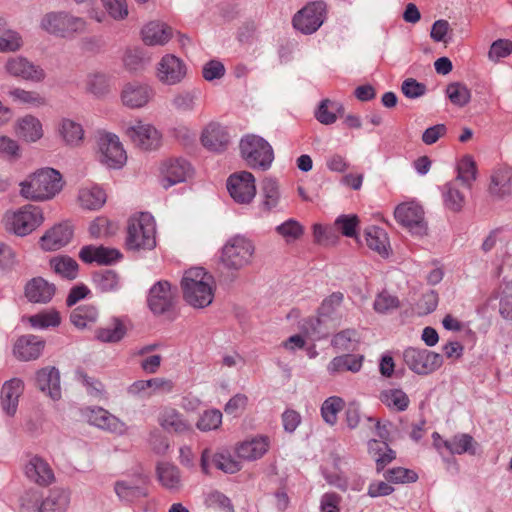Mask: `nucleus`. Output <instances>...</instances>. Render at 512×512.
I'll use <instances>...</instances> for the list:
<instances>
[{
  "mask_svg": "<svg viewBox=\"0 0 512 512\" xmlns=\"http://www.w3.org/2000/svg\"><path fill=\"white\" fill-rule=\"evenodd\" d=\"M380 400L388 408L396 411H404L409 405V398L407 394L401 389H388L380 394Z\"/></svg>",
  "mask_w": 512,
  "mask_h": 512,
  "instance_id": "obj_50",
  "label": "nucleus"
},
{
  "mask_svg": "<svg viewBox=\"0 0 512 512\" xmlns=\"http://www.w3.org/2000/svg\"><path fill=\"white\" fill-rule=\"evenodd\" d=\"M44 347L45 341L39 336L22 335L14 343L13 355L20 361H33L41 356Z\"/></svg>",
  "mask_w": 512,
  "mask_h": 512,
  "instance_id": "obj_21",
  "label": "nucleus"
},
{
  "mask_svg": "<svg viewBox=\"0 0 512 512\" xmlns=\"http://www.w3.org/2000/svg\"><path fill=\"white\" fill-rule=\"evenodd\" d=\"M406 365L420 375L429 374L437 370L443 362L442 356L427 349L414 347L407 348L403 353Z\"/></svg>",
  "mask_w": 512,
  "mask_h": 512,
  "instance_id": "obj_13",
  "label": "nucleus"
},
{
  "mask_svg": "<svg viewBox=\"0 0 512 512\" xmlns=\"http://www.w3.org/2000/svg\"><path fill=\"white\" fill-rule=\"evenodd\" d=\"M240 154L246 164L256 170H268L274 160L272 146L263 137L248 134L239 143Z\"/></svg>",
  "mask_w": 512,
  "mask_h": 512,
  "instance_id": "obj_5",
  "label": "nucleus"
},
{
  "mask_svg": "<svg viewBox=\"0 0 512 512\" xmlns=\"http://www.w3.org/2000/svg\"><path fill=\"white\" fill-rule=\"evenodd\" d=\"M367 246L382 256H388L389 241L386 232L379 227H369L365 231Z\"/></svg>",
  "mask_w": 512,
  "mask_h": 512,
  "instance_id": "obj_47",
  "label": "nucleus"
},
{
  "mask_svg": "<svg viewBox=\"0 0 512 512\" xmlns=\"http://www.w3.org/2000/svg\"><path fill=\"white\" fill-rule=\"evenodd\" d=\"M36 384L38 388L46 392L53 400L61 397L60 373L55 367H45L37 371Z\"/></svg>",
  "mask_w": 512,
  "mask_h": 512,
  "instance_id": "obj_32",
  "label": "nucleus"
},
{
  "mask_svg": "<svg viewBox=\"0 0 512 512\" xmlns=\"http://www.w3.org/2000/svg\"><path fill=\"white\" fill-rule=\"evenodd\" d=\"M55 285L38 277L30 280L25 286V296L33 303H48L55 294Z\"/></svg>",
  "mask_w": 512,
  "mask_h": 512,
  "instance_id": "obj_33",
  "label": "nucleus"
},
{
  "mask_svg": "<svg viewBox=\"0 0 512 512\" xmlns=\"http://www.w3.org/2000/svg\"><path fill=\"white\" fill-rule=\"evenodd\" d=\"M160 174L162 186L167 189L187 181L193 174V168L185 159H168L161 164Z\"/></svg>",
  "mask_w": 512,
  "mask_h": 512,
  "instance_id": "obj_17",
  "label": "nucleus"
},
{
  "mask_svg": "<svg viewBox=\"0 0 512 512\" xmlns=\"http://www.w3.org/2000/svg\"><path fill=\"white\" fill-rule=\"evenodd\" d=\"M456 170L457 176L453 181L461 184L464 190L470 191L477 179V166L473 157L470 155L462 157L457 163Z\"/></svg>",
  "mask_w": 512,
  "mask_h": 512,
  "instance_id": "obj_35",
  "label": "nucleus"
},
{
  "mask_svg": "<svg viewBox=\"0 0 512 512\" xmlns=\"http://www.w3.org/2000/svg\"><path fill=\"white\" fill-rule=\"evenodd\" d=\"M270 438L266 435H257L244 440L236 447L239 458L247 461H255L262 458L270 448Z\"/></svg>",
  "mask_w": 512,
  "mask_h": 512,
  "instance_id": "obj_25",
  "label": "nucleus"
},
{
  "mask_svg": "<svg viewBox=\"0 0 512 512\" xmlns=\"http://www.w3.org/2000/svg\"><path fill=\"white\" fill-rule=\"evenodd\" d=\"M117 225L105 217H97L89 226V233L94 238H101L113 235Z\"/></svg>",
  "mask_w": 512,
  "mask_h": 512,
  "instance_id": "obj_62",
  "label": "nucleus"
},
{
  "mask_svg": "<svg viewBox=\"0 0 512 512\" xmlns=\"http://www.w3.org/2000/svg\"><path fill=\"white\" fill-rule=\"evenodd\" d=\"M148 475L135 473L114 483V492L121 502L131 504L148 496Z\"/></svg>",
  "mask_w": 512,
  "mask_h": 512,
  "instance_id": "obj_11",
  "label": "nucleus"
},
{
  "mask_svg": "<svg viewBox=\"0 0 512 512\" xmlns=\"http://www.w3.org/2000/svg\"><path fill=\"white\" fill-rule=\"evenodd\" d=\"M78 381L86 388L87 393L97 399H106L104 385L93 377H89L84 372H77Z\"/></svg>",
  "mask_w": 512,
  "mask_h": 512,
  "instance_id": "obj_61",
  "label": "nucleus"
},
{
  "mask_svg": "<svg viewBox=\"0 0 512 512\" xmlns=\"http://www.w3.org/2000/svg\"><path fill=\"white\" fill-rule=\"evenodd\" d=\"M199 95L197 89L177 90L170 98V107L178 113H192L197 107Z\"/></svg>",
  "mask_w": 512,
  "mask_h": 512,
  "instance_id": "obj_34",
  "label": "nucleus"
},
{
  "mask_svg": "<svg viewBox=\"0 0 512 512\" xmlns=\"http://www.w3.org/2000/svg\"><path fill=\"white\" fill-rule=\"evenodd\" d=\"M444 205L453 212H459L465 204V193L461 184L457 181H450L442 187Z\"/></svg>",
  "mask_w": 512,
  "mask_h": 512,
  "instance_id": "obj_36",
  "label": "nucleus"
},
{
  "mask_svg": "<svg viewBox=\"0 0 512 512\" xmlns=\"http://www.w3.org/2000/svg\"><path fill=\"white\" fill-rule=\"evenodd\" d=\"M96 288L101 292H113L120 287V278L113 270H102L93 276Z\"/></svg>",
  "mask_w": 512,
  "mask_h": 512,
  "instance_id": "obj_53",
  "label": "nucleus"
},
{
  "mask_svg": "<svg viewBox=\"0 0 512 512\" xmlns=\"http://www.w3.org/2000/svg\"><path fill=\"white\" fill-rule=\"evenodd\" d=\"M70 502L69 493L63 488H54L39 506V512H65Z\"/></svg>",
  "mask_w": 512,
  "mask_h": 512,
  "instance_id": "obj_38",
  "label": "nucleus"
},
{
  "mask_svg": "<svg viewBox=\"0 0 512 512\" xmlns=\"http://www.w3.org/2000/svg\"><path fill=\"white\" fill-rule=\"evenodd\" d=\"M59 134L67 145L77 147L83 142L85 132L79 122L63 118L59 124Z\"/></svg>",
  "mask_w": 512,
  "mask_h": 512,
  "instance_id": "obj_40",
  "label": "nucleus"
},
{
  "mask_svg": "<svg viewBox=\"0 0 512 512\" xmlns=\"http://www.w3.org/2000/svg\"><path fill=\"white\" fill-rule=\"evenodd\" d=\"M98 159L108 168L120 169L127 161L126 151L119 137L110 132H101L97 139Z\"/></svg>",
  "mask_w": 512,
  "mask_h": 512,
  "instance_id": "obj_8",
  "label": "nucleus"
},
{
  "mask_svg": "<svg viewBox=\"0 0 512 512\" xmlns=\"http://www.w3.org/2000/svg\"><path fill=\"white\" fill-rule=\"evenodd\" d=\"M493 199L502 200L512 196V167L499 166L491 171L487 189Z\"/></svg>",
  "mask_w": 512,
  "mask_h": 512,
  "instance_id": "obj_18",
  "label": "nucleus"
},
{
  "mask_svg": "<svg viewBox=\"0 0 512 512\" xmlns=\"http://www.w3.org/2000/svg\"><path fill=\"white\" fill-rule=\"evenodd\" d=\"M72 236L73 230L69 224L55 225L41 237V247L47 251L58 250L67 245Z\"/></svg>",
  "mask_w": 512,
  "mask_h": 512,
  "instance_id": "obj_30",
  "label": "nucleus"
},
{
  "mask_svg": "<svg viewBox=\"0 0 512 512\" xmlns=\"http://www.w3.org/2000/svg\"><path fill=\"white\" fill-rule=\"evenodd\" d=\"M275 230L282 238H284L286 243L295 242L304 234V226L293 218H290L276 226Z\"/></svg>",
  "mask_w": 512,
  "mask_h": 512,
  "instance_id": "obj_55",
  "label": "nucleus"
},
{
  "mask_svg": "<svg viewBox=\"0 0 512 512\" xmlns=\"http://www.w3.org/2000/svg\"><path fill=\"white\" fill-rule=\"evenodd\" d=\"M15 103L26 105L30 108H39L46 105V99L37 91H29L20 87H11L6 92Z\"/></svg>",
  "mask_w": 512,
  "mask_h": 512,
  "instance_id": "obj_41",
  "label": "nucleus"
},
{
  "mask_svg": "<svg viewBox=\"0 0 512 512\" xmlns=\"http://www.w3.org/2000/svg\"><path fill=\"white\" fill-rule=\"evenodd\" d=\"M478 443L467 433H458L449 439L448 452L451 455H475Z\"/></svg>",
  "mask_w": 512,
  "mask_h": 512,
  "instance_id": "obj_45",
  "label": "nucleus"
},
{
  "mask_svg": "<svg viewBox=\"0 0 512 512\" xmlns=\"http://www.w3.org/2000/svg\"><path fill=\"white\" fill-rule=\"evenodd\" d=\"M446 96L453 105L458 107L465 106L471 99L470 90L460 82H453L447 85Z\"/></svg>",
  "mask_w": 512,
  "mask_h": 512,
  "instance_id": "obj_57",
  "label": "nucleus"
},
{
  "mask_svg": "<svg viewBox=\"0 0 512 512\" xmlns=\"http://www.w3.org/2000/svg\"><path fill=\"white\" fill-rule=\"evenodd\" d=\"M25 476L32 482L47 486L54 480V473L50 465L41 457L32 456L24 467Z\"/></svg>",
  "mask_w": 512,
  "mask_h": 512,
  "instance_id": "obj_27",
  "label": "nucleus"
},
{
  "mask_svg": "<svg viewBox=\"0 0 512 512\" xmlns=\"http://www.w3.org/2000/svg\"><path fill=\"white\" fill-rule=\"evenodd\" d=\"M181 288L184 300L194 308H205L213 301L214 280L202 267L185 271Z\"/></svg>",
  "mask_w": 512,
  "mask_h": 512,
  "instance_id": "obj_1",
  "label": "nucleus"
},
{
  "mask_svg": "<svg viewBox=\"0 0 512 512\" xmlns=\"http://www.w3.org/2000/svg\"><path fill=\"white\" fill-rule=\"evenodd\" d=\"M124 134L138 148L151 151L161 145V133L157 128L140 119L129 122L124 126Z\"/></svg>",
  "mask_w": 512,
  "mask_h": 512,
  "instance_id": "obj_9",
  "label": "nucleus"
},
{
  "mask_svg": "<svg viewBox=\"0 0 512 512\" xmlns=\"http://www.w3.org/2000/svg\"><path fill=\"white\" fill-rule=\"evenodd\" d=\"M172 35V28L160 21H150L141 29L142 40L148 46H164Z\"/></svg>",
  "mask_w": 512,
  "mask_h": 512,
  "instance_id": "obj_28",
  "label": "nucleus"
},
{
  "mask_svg": "<svg viewBox=\"0 0 512 512\" xmlns=\"http://www.w3.org/2000/svg\"><path fill=\"white\" fill-rule=\"evenodd\" d=\"M23 46V39L20 33L3 26L0 32V53L17 52Z\"/></svg>",
  "mask_w": 512,
  "mask_h": 512,
  "instance_id": "obj_54",
  "label": "nucleus"
},
{
  "mask_svg": "<svg viewBox=\"0 0 512 512\" xmlns=\"http://www.w3.org/2000/svg\"><path fill=\"white\" fill-rule=\"evenodd\" d=\"M50 266L56 274L66 279H75L78 274L77 262L68 256H58L50 260Z\"/></svg>",
  "mask_w": 512,
  "mask_h": 512,
  "instance_id": "obj_49",
  "label": "nucleus"
},
{
  "mask_svg": "<svg viewBox=\"0 0 512 512\" xmlns=\"http://www.w3.org/2000/svg\"><path fill=\"white\" fill-rule=\"evenodd\" d=\"M210 460L215 467L224 473L234 474L241 470V462L234 459L229 453L218 452L212 455L209 449H204L201 454V469L209 474Z\"/></svg>",
  "mask_w": 512,
  "mask_h": 512,
  "instance_id": "obj_24",
  "label": "nucleus"
},
{
  "mask_svg": "<svg viewBox=\"0 0 512 512\" xmlns=\"http://www.w3.org/2000/svg\"><path fill=\"white\" fill-rule=\"evenodd\" d=\"M126 335V327L119 319H114L110 324L101 327L96 332V338L105 343H116Z\"/></svg>",
  "mask_w": 512,
  "mask_h": 512,
  "instance_id": "obj_48",
  "label": "nucleus"
},
{
  "mask_svg": "<svg viewBox=\"0 0 512 512\" xmlns=\"http://www.w3.org/2000/svg\"><path fill=\"white\" fill-rule=\"evenodd\" d=\"M61 322L60 315L55 310H50L35 314L29 318V323L33 328L46 329L49 327H57Z\"/></svg>",
  "mask_w": 512,
  "mask_h": 512,
  "instance_id": "obj_59",
  "label": "nucleus"
},
{
  "mask_svg": "<svg viewBox=\"0 0 512 512\" xmlns=\"http://www.w3.org/2000/svg\"><path fill=\"white\" fill-rule=\"evenodd\" d=\"M80 259L85 263L97 262L101 265H109L121 258V253L115 248L88 245L79 252Z\"/></svg>",
  "mask_w": 512,
  "mask_h": 512,
  "instance_id": "obj_31",
  "label": "nucleus"
},
{
  "mask_svg": "<svg viewBox=\"0 0 512 512\" xmlns=\"http://www.w3.org/2000/svg\"><path fill=\"white\" fill-rule=\"evenodd\" d=\"M368 452L375 460L378 472L382 471L396 457L395 452L388 446L386 441L376 439H371L368 442Z\"/></svg>",
  "mask_w": 512,
  "mask_h": 512,
  "instance_id": "obj_39",
  "label": "nucleus"
},
{
  "mask_svg": "<svg viewBox=\"0 0 512 512\" xmlns=\"http://www.w3.org/2000/svg\"><path fill=\"white\" fill-rule=\"evenodd\" d=\"M173 298L170 284L167 281H159L149 291V308L154 314H162L172 306Z\"/></svg>",
  "mask_w": 512,
  "mask_h": 512,
  "instance_id": "obj_26",
  "label": "nucleus"
},
{
  "mask_svg": "<svg viewBox=\"0 0 512 512\" xmlns=\"http://www.w3.org/2000/svg\"><path fill=\"white\" fill-rule=\"evenodd\" d=\"M158 423L169 433L184 434L192 431V424L171 406H164L160 409Z\"/></svg>",
  "mask_w": 512,
  "mask_h": 512,
  "instance_id": "obj_23",
  "label": "nucleus"
},
{
  "mask_svg": "<svg viewBox=\"0 0 512 512\" xmlns=\"http://www.w3.org/2000/svg\"><path fill=\"white\" fill-rule=\"evenodd\" d=\"M323 2H312L302 8L293 18V26L303 34H312L323 24L325 15Z\"/></svg>",
  "mask_w": 512,
  "mask_h": 512,
  "instance_id": "obj_16",
  "label": "nucleus"
},
{
  "mask_svg": "<svg viewBox=\"0 0 512 512\" xmlns=\"http://www.w3.org/2000/svg\"><path fill=\"white\" fill-rule=\"evenodd\" d=\"M342 110L343 106L339 102L325 99L319 104V107L315 112V117L321 124L330 125L336 122V114Z\"/></svg>",
  "mask_w": 512,
  "mask_h": 512,
  "instance_id": "obj_52",
  "label": "nucleus"
},
{
  "mask_svg": "<svg viewBox=\"0 0 512 512\" xmlns=\"http://www.w3.org/2000/svg\"><path fill=\"white\" fill-rule=\"evenodd\" d=\"M63 187L61 174L53 168H42L20 183V195L30 201L52 199Z\"/></svg>",
  "mask_w": 512,
  "mask_h": 512,
  "instance_id": "obj_2",
  "label": "nucleus"
},
{
  "mask_svg": "<svg viewBox=\"0 0 512 512\" xmlns=\"http://www.w3.org/2000/svg\"><path fill=\"white\" fill-rule=\"evenodd\" d=\"M87 89L96 96L104 95L109 89V79L107 75L100 72L90 73L87 76Z\"/></svg>",
  "mask_w": 512,
  "mask_h": 512,
  "instance_id": "obj_63",
  "label": "nucleus"
},
{
  "mask_svg": "<svg viewBox=\"0 0 512 512\" xmlns=\"http://www.w3.org/2000/svg\"><path fill=\"white\" fill-rule=\"evenodd\" d=\"M345 402L341 397L331 396L327 398L321 406V416L323 420L334 425L337 422L338 413L344 408Z\"/></svg>",
  "mask_w": 512,
  "mask_h": 512,
  "instance_id": "obj_56",
  "label": "nucleus"
},
{
  "mask_svg": "<svg viewBox=\"0 0 512 512\" xmlns=\"http://www.w3.org/2000/svg\"><path fill=\"white\" fill-rule=\"evenodd\" d=\"M261 192L263 200L259 206L261 212L267 213L275 209L280 202L279 185L273 178H265L262 182Z\"/></svg>",
  "mask_w": 512,
  "mask_h": 512,
  "instance_id": "obj_42",
  "label": "nucleus"
},
{
  "mask_svg": "<svg viewBox=\"0 0 512 512\" xmlns=\"http://www.w3.org/2000/svg\"><path fill=\"white\" fill-rule=\"evenodd\" d=\"M222 424V413L218 409H209L204 411L197 423L196 427L203 432L218 429Z\"/></svg>",
  "mask_w": 512,
  "mask_h": 512,
  "instance_id": "obj_58",
  "label": "nucleus"
},
{
  "mask_svg": "<svg viewBox=\"0 0 512 512\" xmlns=\"http://www.w3.org/2000/svg\"><path fill=\"white\" fill-rule=\"evenodd\" d=\"M126 246L129 250H151L156 246V224L154 217L141 212L129 219Z\"/></svg>",
  "mask_w": 512,
  "mask_h": 512,
  "instance_id": "obj_3",
  "label": "nucleus"
},
{
  "mask_svg": "<svg viewBox=\"0 0 512 512\" xmlns=\"http://www.w3.org/2000/svg\"><path fill=\"white\" fill-rule=\"evenodd\" d=\"M400 301L397 296L390 294L387 291H382L377 294L373 308L377 313L387 314L397 309Z\"/></svg>",
  "mask_w": 512,
  "mask_h": 512,
  "instance_id": "obj_60",
  "label": "nucleus"
},
{
  "mask_svg": "<svg viewBox=\"0 0 512 512\" xmlns=\"http://www.w3.org/2000/svg\"><path fill=\"white\" fill-rule=\"evenodd\" d=\"M78 201L82 208L97 210L106 202V193L98 186L84 187L80 189Z\"/></svg>",
  "mask_w": 512,
  "mask_h": 512,
  "instance_id": "obj_44",
  "label": "nucleus"
},
{
  "mask_svg": "<svg viewBox=\"0 0 512 512\" xmlns=\"http://www.w3.org/2000/svg\"><path fill=\"white\" fill-rule=\"evenodd\" d=\"M186 75V64L173 54L164 55L156 66V78L166 86L180 84L186 78Z\"/></svg>",
  "mask_w": 512,
  "mask_h": 512,
  "instance_id": "obj_14",
  "label": "nucleus"
},
{
  "mask_svg": "<svg viewBox=\"0 0 512 512\" xmlns=\"http://www.w3.org/2000/svg\"><path fill=\"white\" fill-rule=\"evenodd\" d=\"M359 343V334L355 329H345L335 334L331 345L338 351H354Z\"/></svg>",
  "mask_w": 512,
  "mask_h": 512,
  "instance_id": "obj_51",
  "label": "nucleus"
},
{
  "mask_svg": "<svg viewBox=\"0 0 512 512\" xmlns=\"http://www.w3.org/2000/svg\"><path fill=\"white\" fill-rule=\"evenodd\" d=\"M362 356H356L351 354L341 355L334 357L327 365V371L331 374L342 373L350 371L356 373L360 371L362 367Z\"/></svg>",
  "mask_w": 512,
  "mask_h": 512,
  "instance_id": "obj_43",
  "label": "nucleus"
},
{
  "mask_svg": "<svg viewBox=\"0 0 512 512\" xmlns=\"http://www.w3.org/2000/svg\"><path fill=\"white\" fill-rule=\"evenodd\" d=\"M40 26L54 36L68 38L86 29V21L68 12H50L43 16Z\"/></svg>",
  "mask_w": 512,
  "mask_h": 512,
  "instance_id": "obj_7",
  "label": "nucleus"
},
{
  "mask_svg": "<svg viewBox=\"0 0 512 512\" xmlns=\"http://www.w3.org/2000/svg\"><path fill=\"white\" fill-rule=\"evenodd\" d=\"M43 222V210L33 204H26L17 209H9L3 215L5 229L21 237L32 233Z\"/></svg>",
  "mask_w": 512,
  "mask_h": 512,
  "instance_id": "obj_4",
  "label": "nucleus"
},
{
  "mask_svg": "<svg viewBox=\"0 0 512 512\" xmlns=\"http://www.w3.org/2000/svg\"><path fill=\"white\" fill-rule=\"evenodd\" d=\"M227 189L235 202L249 204L256 195L255 177L248 171L234 173L227 179Z\"/></svg>",
  "mask_w": 512,
  "mask_h": 512,
  "instance_id": "obj_15",
  "label": "nucleus"
},
{
  "mask_svg": "<svg viewBox=\"0 0 512 512\" xmlns=\"http://www.w3.org/2000/svg\"><path fill=\"white\" fill-rule=\"evenodd\" d=\"M511 53L512 41L508 39H498L491 44L488 52V58L492 62H498L500 59L509 56Z\"/></svg>",
  "mask_w": 512,
  "mask_h": 512,
  "instance_id": "obj_64",
  "label": "nucleus"
},
{
  "mask_svg": "<svg viewBox=\"0 0 512 512\" xmlns=\"http://www.w3.org/2000/svg\"><path fill=\"white\" fill-rule=\"evenodd\" d=\"M156 91L152 85L140 81H131L123 85L120 100L123 106L137 110L146 107L154 100Z\"/></svg>",
  "mask_w": 512,
  "mask_h": 512,
  "instance_id": "obj_12",
  "label": "nucleus"
},
{
  "mask_svg": "<svg viewBox=\"0 0 512 512\" xmlns=\"http://www.w3.org/2000/svg\"><path fill=\"white\" fill-rule=\"evenodd\" d=\"M230 139L228 128L218 122H210L207 124L201 134L202 145L213 152L226 150Z\"/></svg>",
  "mask_w": 512,
  "mask_h": 512,
  "instance_id": "obj_20",
  "label": "nucleus"
},
{
  "mask_svg": "<svg viewBox=\"0 0 512 512\" xmlns=\"http://www.w3.org/2000/svg\"><path fill=\"white\" fill-rule=\"evenodd\" d=\"M254 254L253 241L243 235H235L222 247L220 261L226 269L238 271L252 263Z\"/></svg>",
  "mask_w": 512,
  "mask_h": 512,
  "instance_id": "obj_6",
  "label": "nucleus"
},
{
  "mask_svg": "<svg viewBox=\"0 0 512 512\" xmlns=\"http://www.w3.org/2000/svg\"><path fill=\"white\" fill-rule=\"evenodd\" d=\"M157 478L161 485L170 491H178L182 486L179 469L168 462H162L156 468Z\"/></svg>",
  "mask_w": 512,
  "mask_h": 512,
  "instance_id": "obj_37",
  "label": "nucleus"
},
{
  "mask_svg": "<svg viewBox=\"0 0 512 512\" xmlns=\"http://www.w3.org/2000/svg\"><path fill=\"white\" fill-rule=\"evenodd\" d=\"M14 131L18 138L29 143L37 142L44 134L41 121L31 114L17 119Z\"/></svg>",
  "mask_w": 512,
  "mask_h": 512,
  "instance_id": "obj_29",
  "label": "nucleus"
},
{
  "mask_svg": "<svg viewBox=\"0 0 512 512\" xmlns=\"http://www.w3.org/2000/svg\"><path fill=\"white\" fill-rule=\"evenodd\" d=\"M98 310L94 305H81L70 314L71 323L78 329H84L93 325L98 319Z\"/></svg>",
  "mask_w": 512,
  "mask_h": 512,
  "instance_id": "obj_46",
  "label": "nucleus"
},
{
  "mask_svg": "<svg viewBox=\"0 0 512 512\" xmlns=\"http://www.w3.org/2000/svg\"><path fill=\"white\" fill-rule=\"evenodd\" d=\"M5 71L11 76L32 82H41L45 78V72L40 66L21 56L9 58L5 64Z\"/></svg>",
  "mask_w": 512,
  "mask_h": 512,
  "instance_id": "obj_19",
  "label": "nucleus"
},
{
  "mask_svg": "<svg viewBox=\"0 0 512 512\" xmlns=\"http://www.w3.org/2000/svg\"><path fill=\"white\" fill-rule=\"evenodd\" d=\"M24 392V382L20 378L5 381L0 392V402L3 412L13 417L18 409L19 398Z\"/></svg>",
  "mask_w": 512,
  "mask_h": 512,
  "instance_id": "obj_22",
  "label": "nucleus"
},
{
  "mask_svg": "<svg viewBox=\"0 0 512 512\" xmlns=\"http://www.w3.org/2000/svg\"><path fill=\"white\" fill-rule=\"evenodd\" d=\"M396 221L412 235L422 237L427 233V223L422 207L415 202L399 204L394 211Z\"/></svg>",
  "mask_w": 512,
  "mask_h": 512,
  "instance_id": "obj_10",
  "label": "nucleus"
}]
</instances>
